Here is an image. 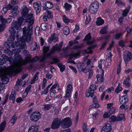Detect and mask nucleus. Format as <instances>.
Instances as JSON below:
<instances>
[{
    "instance_id": "nucleus-1",
    "label": "nucleus",
    "mask_w": 132,
    "mask_h": 132,
    "mask_svg": "<svg viewBox=\"0 0 132 132\" xmlns=\"http://www.w3.org/2000/svg\"><path fill=\"white\" fill-rule=\"evenodd\" d=\"M15 60L17 61L16 63H14L13 60L12 62H11L10 60L9 61L10 64L11 65V67L0 70V75L4 84H6L9 82V78L7 76L12 75L14 73L18 71L20 69L22 58L19 56L16 58Z\"/></svg>"
},
{
    "instance_id": "nucleus-2",
    "label": "nucleus",
    "mask_w": 132,
    "mask_h": 132,
    "mask_svg": "<svg viewBox=\"0 0 132 132\" xmlns=\"http://www.w3.org/2000/svg\"><path fill=\"white\" fill-rule=\"evenodd\" d=\"M32 27L31 26H29L26 28L25 27L23 29V35L21 38L19 39L17 38L18 42H15L11 45L13 48L17 47L19 45L20 47L22 49L24 48L26 46V41L29 43L31 39V36L32 34Z\"/></svg>"
},
{
    "instance_id": "nucleus-3",
    "label": "nucleus",
    "mask_w": 132,
    "mask_h": 132,
    "mask_svg": "<svg viewBox=\"0 0 132 132\" xmlns=\"http://www.w3.org/2000/svg\"><path fill=\"white\" fill-rule=\"evenodd\" d=\"M99 8V3L96 1L93 2L89 6L88 11L92 14L95 13L97 11Z\"/></svg>"
},
{
    "instance_id": "nucleus-4",
    "label": "nucleus",
    "mask_w": 132,
    "mask_h": 132,
    "mask_svg": "<svg viewBox=\"0 0 132 132\" xmlns=\"http://www.w3.org/2000/svg\"><path fill=\"white\" fill-rule=\"evenodd\" d=\"M23 20H25L26 22L29 23V24H32L34 22V17L32 13H30L27 14L26 16L22 18Z\"/></svg>"
},
{
    "instance_id": "nucleus-5",
    "label": "nucleus",
    "mask_w": 132,
    "mask_h": 132,
    "mask_svg": "<svg viewBox=\"0 0 132 132\" xmlns=\"http://www.w3.org/2000/svg\"><path fill=\"white\" fill-rule=\"evenodd\" d=\"M123 58L126 66L128 62L130 61L132 58V55L131 53L128 51H125L123 53Z\"/></svg>"
},
{
    "instance_id": "nucleus-6",
    "label": "nucleus",
    "mask_w": 132,
    "mask_h": 132,
    "mask_svg": "<svg viewBox=\"0 0 132 132\" xmlns=\"http://www.w3.org/2000/svg\"><path fill=\"white\" fill-rule=\"evenodd\" d=\"M41 118V115L39 112H35L31 113L30 116V119L32 122L37 121Z\"/></svg>"
},
{
    "instance_id": "nucleus-7",
    "label": "nucleus",
    "mask_w": 132,
    "mask_h": 132,
    "mask_svg": "<svg viewBox=\"0 0 132 132\" xmlns=\"http://www.w3.org/2000/svg\"><path fill=\"white\" fill-rule=\"evenodd\" d=\"M62 127L63 128H68L72 125V121L69 118H66L62 121Z\"/></svg>"
},
{
    "instance_id": "nucleus-8",
    "label": "nucleus",
    "mask_w": 132,
    "mask_h": 132,
    "mask_svg": "<svg viewBox=\"0 0 132 132\" xmlns=\"http://www.w3.org/2000/svg\"><path fill=\"white\" fill-rule=\"evenodd\" d=\"M61 122V120L60 119L58 118L54 119L51 125L52 128L54 129H56L58 128Z\"/></svg>"
},
{
    "instance_id": "nucleus-9",
    "label": "nucleus",
    "mask_w": 132,
    "mask_h": 132,
    "mask_svg": "<svg viewBox=\"0 0 132 132\" xmlns=\"http://www.w3.org/2000/svg\"><path fill=\"white\" fill-rule=\"evenodd\" d=\"M41 3L39 1L34 3L33 7L36 11V14H38L41 11Z\"/></svg>"
},
{
    "instance_id": "nucleus-10",
    "label": "nucleus",
    "mask_w": 132,
    "mask_h": 132,
    "mask_svg": "<svg viewBox=\"0 0 132 132\" xmlns=\"http://www.w3.org/2000/svg\"><path fill=\"white\" fill-rule=\"evenodd\" d=\"M111 127L110 124H107L104 126L102 129L101 132H110Z\"/></svg>"
},
{
    "instance_id": "nucleus-11",
    "label": "nucleus",
    "mask_w": 132,
    "mask_h": 132,
    "mask_svg": "<svg viewBox=\"0 0 132 132\" xmlns=\"http://www.w3.org/2000/svg\"><path fill=\"white\" fill-rule=\"evenodd\" d=\"M29 11V9L26 6H24L22 7L21 13L22 15V18L26 16V15L28 14Z\"/></svg>"
},
{
    "instance_id": "nucleus-12",
    "label": "nucleus",
    "mask_w": 132,
    "mask_h": 132,
    "mask_svg": "<svg viewBox=\"0 0 132 132\" xmlns=\"http://www.w3.org/2000/svg\"><path fill=\"white\" fill-rule=\"evenodd\" d=\"M128 101V99L126 95L121 96L120 98L119 101L121 104H124L126 103Z\"/></svg>"
},
{
    "instance_id": "nucleus-13",
    "label": "nucleus",
    "mask_w": 132,
    "mask_h": 132,
    "mask_svg": "<svg viewBox=\"0 0 132 132\" xmlns=\"http://www.w3.org/2000/svg\"><path fill=\"white\" fill-rule=\"evenodd\" d=\"M58 37L55 36V34H53L51 35L48 40V41L49 43H51L52 41L55 43L58 40Z\"/></svg>"
},
{
    "instance_id": "nucleus-14",
    "label": "nucleus",
    "mask_w": 132,
    "mask_h": 132,
    "mask_svg": "<svg viewBox=\"0 0 132 132\" xmlns=\"http://www.w3.org/2000/svg\"><path fill=\"white\" fill-rule=\"evenodd\" d=\"M61 50V47H55L53 46V49L51 50L50 53L47 54V56L49 57L50 56L51 54L54 53L55 51H57L58 52H59Z\"/></svg>"
},
{
    "instance_id": "nucleus-15",
    "label": "nucleus",
    "mask_w": 132,
    "mask_h": 132,
    "mask_svg": "<svg viewBox=\"0 0 132 132\" xmlns=\"http://www.w3.org/2000/svg\"><path fill=\"white\" fill-rule=\"evenodd\" d=\"M38 127L37 125H34L30 127L28 131V132H37Z\"/></svg>"
},
{
    "instance_id": "nucleus-16",
    "label": "nucleus",
    "mask_w": 132,
    "mask_h": 132,
    "mask_svg": "<svg viewBox=\"0 0 132 132\" xmlns=\"http://www.w3.org/2000/svg\"><path fill=\"white\" fill-rule=\"evenodd\" d=\"M129 80L130 78L129 76L126 78L124 80L123 84L127 87H128L130 85Z\"/></svg>"
},
{
    "instance_id": "nucleus-17",
    "label": "nucleus",
    "mask_w": 132,
    "mask_h": 132,
    "mask_svg": "<svg viewBox=\"0 0 132 132\" xmlns=\"http://www.w3.org/2000/svg\"><path fill=\"white\" fill-rule=\"evenodd\" d=\"M130 6H128L123 11L122 14L123 16L125 17L126 16L130 10Z\"/></svg>"
},
{
    "instance_id": "nucleus-18",
    "label": "nucleus",
    "mask_w": 132,
    "mask_h": 132,
    "mask_svg": "<svg viewBox=\"0 0 132 132\" xmlns=\"http://www.w3.org/2000/svg\"><path fill=\"white\" fill-rule=\"evenodd\" d=\"M15 29L13 27H11L9 28V31L11 34H14L15 35H16V37L17 38H18L19 36L18 35H17L18 34L16 32L15 30Z\"/></svg>"
},
{
    "instance_id": "nucleus-19",
    "label": "nucleus",
    "mask_w": 132,
    "mask_h": 132,
    "mask_svg": "<svg viewBox=\"0 0 132 132\" xmlns=\"http://www.w3.org/2000/svg\"><path fill=\"white\" fill-rule=\"evenodd\" d=\"M6 125L5 121H4L0 125V132H2L5 128Z\"/></svg>"
},
{
    "instance_id": "nucleus-20",
    "label": "nucleus",
    "mask_w": 132,
    "mask_h": 132,
    "mask_svg": "<svg viewBox=\"0 0 132 132\" xmlns=\"http://www.w3.org/2000/svg\"><path fill=\"white\" fill-rule=\"evenodd\" d=\"M16 35L14 34H11L7 40L8 42L9 43H11L13 41L15 38V36Z\"/></svg>"
},
{
    "instance_id": "nucleus-21",
    "label": "nucleus",
    "mask_w": 132,
    "mask_h": 132,
    "mask_svg": "<svg viewBox=\"0 0 132 132\" xmlns=\"http://www.w3.org/2000/svg\"><path fill=\"white\" fill-rule=\"evenodd\" d=\"M85 64L84 63H78L77 65V67L78 70L80 72L82 71L84 67H85Z\"/></svg>"
},
{
    "instance_id": "nucleus-22",
    "label": "nucleus",
    "mask_w": 132,
    "mask_h": 132,
    "mask_svg": "<svg viewBox=\"0 0 132 132\" xmlns=\"http://www.w3.org/2000/svg\"><path fill=\"white\" fill-rule=\"evenodd\" d=\"M63 30L64 34L66 35H68L70 33V30L69 27L66 26L63 28Z\"/></svg>"
},
{
    "instance_id": "nucleus-23",
    "label": "nucleus",
    "mask_w": 132,
    "mask_h": 132,
    "mask_svg": "<svg viewBox=\"0 0 132 132\" xmlns=\"http://www.w3.org/2000/svg\"><path fill=\"white\" fill-rule=\"evenodd\" d=\"M96 24L98 26H100L103 24L104 23V20L100 18H98L96 22Z\"/></svg>"
},
{
    "instance_id": "nucleus-24",
    "label": "nucleus",
    "mask_w": 132,
    "mask_h": 132,
    "mask_svg": "<svg viewBox=\"0 0 132 132\" xmlns=\"http://www.w3.org/2000/svg\"><path fill=\"white\" fill-rule=\"evenodd\" d=\"M15 91L13 90L12 91L11 94L9 97V99L13 101L15 100Z\"/></svg>"
},
{
    "instance_id": "nucleus-25",
    "label": "nucleus",
    "mask_w": 132,
    "mask_h": 132,
    "mask_svg": "<svg viewBox=\"0 0 132 132\" xmlns=\"http://www.w3.org/2000/svg\"><path fill=\"white\" fill-rule=\"evenodd\" d=\"M95 47V45H91V46L88 47L87 49L85 50V52L87 54L91 53L92 51L91 49L94 48Z\"/></svg>"
},
{
    "instance_id": "nucleus-26",
    "label": "nucleus",
    "mask_w": 132,
    "mask_h": 132,
    "mask_svg": "<svg viewBox=\"0 0 132 132\" xmlns=\"http://www.w3.org/2000/svg\"><path fill=\"white\" fill-rule=\"evenodd\" d=\"M45 6L48 9H50L53 7V4L50 2H47L45 4Z\"/></svg>"
},
{
    "instance_id": "nucleus-27",
    "label": "nucleus",
    "mask_w": 132,
    "mask_h": 132,
    "mask_svg": "<svg viewBox=\"0 0 132 132\" xmlns=\"http://www.w3.org/2000/svg\"><path fill=\"white\" fill-rule=\"evenodd\" d=\"M62 19L63 22L66 24H68L70 22V19L68 18L65 15H62Z\"/></svg>"
},
{
    "instance_id": "nucleus-28",
    "label": "nucleus",
    "mask_w": 132,
    "mask_h": 132,
    "mask_svg": "<svg viewBox=\"0 0 132 132\" xmlns=\"http://www.w3.org/2000/svg\"><path fill=\"white\" fill-rule=\"evenodd\" d=\"M45 14L48 18H51L53 17V15L51 11H47L46 12Z\"/></svg>"
},
{
    "instance_id": "nucleus-29",
    "label": "nucleus",
    "mask_w": 132,
    "mask_h": 132,
    "mask_svg": "<svg viewBox=\"0 0 132 132\" xmlns=\"http://www.w3.org/2000/svg\"><path fill=\"white\" fill-rule=\"evenodd\" d=\"M21 25V24H20L19 23H18L16 21H14L12 23V26L14 28H15V29H17L18 28V27H19L20 25Z\"/></svg>"
},
{
    "instance_id": "nucleus-30",
    "label": "nucleus",
    "mask_w": 132,
    "mask_h": 132,
    "mask_svg": "<svg viewBox=\"0 0 132 132\" xmlns=\"http://www.w3.org/2000/svg\"><path fill=\"white\" fill-rule=\"evenodd\" d=\"M80 54V52H78L76 53L71 54L70 55V58L71 59L74 58H75L78 56Z\"/></svg>"
},
{
    "instance_id": "nucleus-31",
    "label": "nucleus",
    "mask_w": 132,
    "mask_h": 132,
    "mask_svg": "<svg viewBox=\"0 0 132 132\" xmlns=\"http://www.w3.org/2000/svg\"><path fill=\"white\" fill-rule=\"evenodd\" d=\"M92 92V91L90 90H87L86 91V94L87 97H88L89 96L93 97L94 94L93 92Z\"/></svg>"
},
{
    "instance_id": "nucleus-32",
    "label": "nucleus",
    "mask_w": 132,
    "mask_h": 132,
    "mask_svg": "<svg viewBox=\"0 0 132 132\" xmlns=\"http://www.w3.org/2000/svg\"><path fill=\"white\" fill-rule=\"evenodd\" d=\"M97 80L98 82H101L103 81L104 78L103 77L100 75H97L96 76Z\"/></svg>"
},
{
    "instance_id": "nucleus-33",
    "label": "nucleus",
    "mask_w": 132,
    "mask_h": 132,
    "mask_svg": "<svg viewBox=\"0 0 132 132\" xmlns=\"http://www.w3.org/2000/svg\"><path fill=\"white\" fill-rule=\"evenodd\" d=\"M21 49L20 47L14 49L12 50L13 52V53L17 55L20 52Z\"/></svg>"
},
{
    "instance_id": "nucleus-34",
    "label": "nucleus",
    "mask_w": 132,
    "mask_h": 132,
    "mask_svg": "<svg viewBox=\"0 0 132 132\" xmlns=\"http://www.w3.org/2000/svg\"><path fill=\"white\" fill-rule=\"evenodd\" d=\"M85 23L86 24L88 23L91 20V17L90 16L88 15L86 16V18H84Z\"/></svg>"
},
{
    "instance_id": "nucleus-35",
    "label": "nucleus",
    "mask_w": 132,
    "mask_h": 132,
    "mask_svg": "<svg viewBox=\"0 0 132 132\" xmlns=\"http://www.w3.org/2000/svg\"><path fill=\"white\" fill-rule=\"evenodd\" d=\"M23 53L24 56H26V57L28 58V60H30V56L28 51L26 50H24L23 51Z\"/></svg>"
},
{
    "instance_id": "nucleus-36",
    "label": "nucleus",
    "mask_w": 132,
    "mask_h": 132,
    "mask_svg": "<svg viewBox=\"0 0 132 132\" xmlns=\"http://www.w3.org/2000/svg\"><path fill=\"white\" fill-rule=\"evenodd\" d=\"M107 27L106 26H105L101 30L100 32V33L102 34H106L107 33Z\"/></svg>"
},
{
    "instance_id": "nucleus-37",
    "label": "nucleus",
    "mask_w": 132,
    "mask_h": 132,
    "mask_svg": "<svg viewBox=\"0 0 132 132\" xmlns=\"http://www.w3.org/2000/svg\"><path fill=\"white\" fill-rule=\"evenodd\" d=\"M125 118V116L123 114H120L118 115L117 117L118 121H120L122 120Z\"/></svg>"
},
{
    "instance_id": "nucleus-38",
    "label": "nucleus",
    "mask_w": 132,
    "mask_h": 132,
    "mask_svg": "<svg viewBox=\"0 0 132 132\" xmlns=\"http://www.w3.org/2000/svg\"><path fill=\"white\" fill-rule=\"evenodd\" d=\"M109 110V113L110 115H111L115 113L116 109L114 107H112Z\"/></svg>"
},
{
    "instance_id": "nucleus-39",
    "label": "nucleus",
    "mask_w": 132,
    "mask_h": 132,
    "mask_svg": "<svg viewBox=\"0 0 132 132\" xmlns=\"http://www.w3.org/2000/svg\"><path fill=\"white\" fill-rule=\"evenodd\" d=\"M64 7L66 10L69 11L70 10V8L72 7V6L71 5L66 3L64 4Z\"/></svg>"
},
{
    "instance_id": "nucleus-40",
    "label": "nucleus",
    "mask_w": 132,
    "mask_h": 132,
    "mask_svg": "<svg viewBox=\"0 0 132 132\" xmlns=\"http://www.w3.org/2000/svg\"><path fill=\"white\" fill-rule=\"evenodd\" d=\"M41 27L43 30L44 31L47 29L48 26L47 24L45 23H43L41 24Z\"/></svg>"
},
{
    "instance_id": "nucleus-41",
    "label": "nucleus",
    "mask_w": 132,
    "mask_h": 132,
    "mask_svg": "<svg viewBox=\"0 0 132 132\" xmlns=\"http://www.w3.org/2000/svg\"><path fill=\"white\" fill-rule=\"evenodd\" d=\"M58 65L60 68V71L62 72L64 70L65 68V65H63L61 63L58 64Z\"/></svg>"
},
{
    "instance_id": "nucleus-42",
    "label": "nucleus",
    "mask_w": 132,
    "mask_h": 132,
    "mask_svg": "<svg viewBox=\"0 0 132 132\" xmlns=\"http://www.w3.org/2000/svg\"><path fill=\"white\" fill-rule=\"evenodd\" d=\"M17 119L16 116L14 115L12 118L11 119V122L12 123L13 125H14Z\"/></svg>"
},
{
    "instance_id": "nucleus-43",
    "label": "nucleus",
    "mask_w": 132,
    "mask_h": 132,
    "mask_svg": "<svg viewBox=\"0 0 132 132\" xmlns=\"http://www.w3.org/2000/svg\"><path fill=\"white\" fill-rule=\"evenodd\" d=\"M110 121H117V118L114 116H113L111 117L109 119Z\"/></svg>"
},
{
    "instance_id": "nucleus-44",
    "label": "nucleus",
    "mask_w": 132,
    "mask_h": 132,
    "mask_svg": "<svg viewBox=\"0 0 132 132\" xmlns=\"http://www.w3.org/2000/svg\"><path fill=\"white\" fill-rule=\"evenodd\" d=\"M71 96V92L66 90V93L65 96H64L65 98L70 97Z\"/></svg>"
},
{
    "instance_id": "nucleus-45",
    "label": "nucleus",
    "mask_w": 132,
    "mask_h": 132,
    "mask_svg": "<svg viewBox=\"0 0 132 132\" xmlns=\"http://www.w3.org/2000/svg\"><path fill=\"white\" fill-rule=\"evenodd\" d=\"M11 15L13 16H16L18 13V11L14 10H11Z\"/></svg>"
},
{
    "instance_id": "nucleus-46",
    "label": "nucleus",
    "mask_w": 132,
    "mask_h": 132,
    "mask_svg": "<svg viewBox=\"0 0 132 132\" xmlns=\"http://www.w3.org/2000/svg\"><path fill=\"white\" fill-rule=\"evenodd\" d=\"M59 61V60L56 57H54L52 59V61L50 62L51 64H53L58 62Z\"/></svg>"
},
{
    "instance_id": "nucleus-47",
    "label": "nucleus",
    "mask_w": 132,
    "mask_h": 132,
    "mask_svg": "<svg viewBox=\"0 0 132 132\" xmlns=\"http://www.w3.org/2000/svg\"><path fill=\"white\" fill-rule=\"evenodd\" d=\"M83 132H88L89 129L87 128L86 124L84 123L83 126Z\"/></svg>"
},
{
    "instance_id": "nucleus-48",
    "label": "nucleus",
    "mask_w": 132,
    "mask_h": 132,
    "mask_svg": "<svg viewBox=\"0 0 132 132\" xmlns=\"http://www.w3.org/2000/svg\"><path fill=\"white\" fill-rule=\"evenodd\" d=\"M66 90L71 92L72 89V85L70 84H68L67 86Z\"/></svg>"
},
{
    "instance_id": "nucleus-49",
    "label": "nucleus",
    "mask_w": 132,
    "mask_h": 132,
    "mask_svg": "<svg viewBox=\"0 0 132 132\" xmlns=\"http://www.w3.org/2000/svg\"><path fill=\"white\" fill-rule=\"evenodd\" d=\"M96 89V86L94 85H90V90L93 92Z\"/></svg>"
},
{
    "instance_id": "nucleus-50",
    "label": "nucleus",
    "mask_w": 132,
    "mask_h": 132,
    "mask_svg": "<svg viewBox=\"0 0 132 132\" xmlns=\"http://www.w3.org/2000/svg\"><path fill=\"white\" fill-rule=\"evenodd\" d=\"M1 20V22L2 23H6V20L4 18L2 15L0 16V20Z\"/></svg>"
},
{
    "instance_id": "nucleus-51",
    "label": "nucleus",
    "mask_w": 132,
    "mask_h": 132,
    "mask_svg": "<svg viewBox=\"0 0 132 132\" xmlns=\"http://www.w3.org/2000/svg\"><path fill=\"white\" fill-rule=\"evenodd\" d=\"M44 108L46 110H49L52 107L51 105L50 104H45L44 105Z\"/></svg>"
},
{
    "instance_id": "nucleus-52",
    "label": "nucleus",
    "mask_w": 132,
    "mask_h": 132,
    "mask_svg": "<svg viewBox=\"0 0 132 132\" xmlns=\"http://www.w3.org/2000/svg\"><path fill=\"white\" fill-rule=\"evenodd\" d=\"M122 89V87L118 86L117 87L115 90V92L117 93H119Z\"/></svg>"
},
{
    "instance_id": "nucleus-53",
    "label": "nucleus",
    "mask_w": 132,
    "mask_h": 132,
    "mask_svg": "<svg viewBox=\"0 0 132 132\" xmlns=\"http://www.w3.org/2000/svg\"><path fill=\"white\" fill-rule=\"evenodd\" d=\"M123 34L121 33L117 34H116L115 36V38L116 39H118L119 38L122 37Z\"/></svg>"
},
{
    "instance_id": "nucleus-54",
    "label": "nucleus",
    "mask_w": 132,
    "mask_h": 132,
    "mask_svg": "<svg viewBox=\"0 0 132 132\" xmlns=\"http://www.w3.org/2000/svg\"><path fill=\"white\" fill-rule=\"evenodd\" d=\"M49 47H44L43 48V52L44 54H46V53L49 50Z\"/></svg>"
},
{
    "instance_id": "nucleus-55",
    "label": "nucleus",
    "mask_w": 132,
    "mask_h": 132,
    "mask_svg": "<svg viewBox=\"0 0 132 132\" xmlns=\"http://www.w3.org/2000/svg\"><path fill=\"white\" fill-rule=\"evenodd\" d=\"M51 90L50 93V96L51 97H54L55 95L56 92L55 90L54 89H52Z\"/></svg>"
},
{
    "instance_id": "nucleus-56",
    "label": "nucleus",
    "mask_w": 132,
    "mask_h": 132,
    "mask_svg": "<svg viewBox=\"0 0 132 132\" xmlns=\"http://www.w3.org/2000/svg\"><path fill=\"white\" fill-rule=\"evenodd\" d=\"M115 3L117 4L118 6H121L124 5V3L120 0H116Z\"/></svg>"
},
{
    "instance_id": "nucleus-57",
    "label": "nucleus",
    "mask_w": 132,
    "mask_h": 132,
    "mask_svg": "<svg viewBox=\"0 0 132 132\" xmlns=\"http://www.w3.org/2000/svg\"><path fill=\"white\" fill-rule=\"evenodd\" d=\"M1 57L5 61H7L9 60L8 57L7 56H6L4 54H2L1 56Z\"/></svg>"
},
{
    "instance_id": "nucleus-58",
    "label": "nucleus",
    "mask_w": 132,
    "mask_h": 132,
    "mask_svg": "<svg viewBox=\"0 0 132 132\" xmlns=\"http://www.w3.org/2000/svg\"><path fill=\"white\" fill-rule=\"evenodd\" d=\"M111 62L109 61H107L106 59L105 63V67H108L111 65Z\"/></svg>"
},
{
    "instance_id": "nucleus-59",
    "label": "nucleus",
    "mask_w": 132,
    "mask_h": 132,
    "mask_svg": "<svg viewBox=\"0 0 132 132\" xmlns=\"http://www.w3.org/2000/svg\"><path fill=\"white\" fill-rule=\"evenodd\" d=\"M18 3V0H12L11 2V4L13 5H14Z\"/></svg>"
},
{
    "instance_id": "nucleus-60",
    "label": "nucleus",
    "mask_w": 132,
    "mask_h": 132,
    "mask_svg": "<svg viewBox=\"0 0 132 132\" xmlns=\"http://www.w3.org/2000/svg\"><path fill=\"white\" fill-rule=\"evenodd\" d=\"M7 11V9L6 7H4L2 10L1 13L3 14H5Z\"/></svg>"
},
{
    "instance_id": "nucleus-61",
    "label": "nucleus",
    "mask_w": 132,
    "mask_h": 132,
    "mask_svg": "<svg viewBox=\"0 0 132 132\" xmlns=\"http://www.w3.org/2000/svg\"><path fill=\"white\" fill-rule=\"evenodd\" d=\"M31 86L30 85H29L26 88V89H25V91L24 92V94L25 93V92H26V93L27 94H28V92L30 90L31 88Z\"/></svg>"
},
{
    "instance_id": "nucleus-62",
    "label": "nucleus",
    "mask_w": 132,
    "mask_h": 132,
    "mask_svg": "<svg viewBox=\"0 0 132 132\" xmlns=\"http://www.w3.org/2000/svg\"><path fill=\"white\" fill-rule=\"evenodd\" d=\"M47 81L46 79L45 78H44L42 84V88L43 89L45 87V86L46 83Z\"/></svg>"
},
{
    "instance_id": "nucleus-63",
    "label": "nucleus",
    "mask_w": 132,
    "mask_h": 132,
    "mask_svg": "<svg viewBox=\"0 0 132 132\" xmlns=\"http://www.w3.org/2000/svg\"><path fill=\"white\" fill-rule=\"evenodd\" d=\"M109 56L108 58L106 59L107 61H111L112 60L111 58L112 56V55L111 53H109Z\"/></svg>"
},
{
    "instance_id": "nucleus-64",
    "label": "nucleus",
    "mask_w": 132,
    "mask_h": 132,
    "mask_svg": "<svg viewBox=\"0 0 132 132\" xmlns=\"http://www.w3.org/2000/svg\"><path fill=\"white\" fill-rule=\"evenodd\" d=\"M110 115L109 113L106 112L103 115V117L105 118H107L109 117Z\"/></svg>"
}]
</instances>
